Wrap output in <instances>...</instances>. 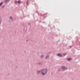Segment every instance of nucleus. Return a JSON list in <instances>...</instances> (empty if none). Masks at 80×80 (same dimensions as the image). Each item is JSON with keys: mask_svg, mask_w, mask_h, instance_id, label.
<instances>
[{"mask_svg": "<svg viewBox=\"0 0 80 80\" xmlns=\"http://www.w3.org/2000/svg\"><path fill=\"white\" fill-rule=\"evenodd\" d=\"M48 71L46 69H42L41 71V73L42 75H45L47 73Z\"/></svg>", "mask_w": 80, "mask_h": 80, "instance_id": "obj_1", "label": "nucleus"}, {"mask_svg": "<svg viewBox=\"0 0 80 80\" xmlns=\"http://www.w3.org/2000/svg\"><path fill=\"white\" fill-rule=\"evenodd\" d=\"M68 68H65V66H63L62 67V69L63 71H65V70H67Z\"/></svg>", "mask_w": 80, "mask_h": 80, "instance_id": "obj_2", "label": "nucleus"}, {"mask_svg": "<svg viewBox=\"0 0 80 80\" xmlns=\"http://www.w3.org/2000/svg\"><path fill=\"white\" fill-rule=\"evenodd\" d=\"M58 57H62L63 55H62L61 53H58L57 54Z\"/></svg>", "mask_w": 80, "mask_h": 80, "instance_id": "obj_3", "label": "nucleus"}, {"mask_svg": "<svg viewBox=\"0 0 80 80\" xmlns=\"http://www.w3.org/2000/svg\"><path fill=\"white\" fill-rule=\"evenodd\" d=\"M15 3H18L19 4H20L21 3V1H15Z\"/></svg>", "mask_w": 80, "mask_h": 80, "instance_id": "obj_4", "label": "nucleus"}, {"mask_svg": "<svg viewBox=\"0 0 80 80\" xmlns=\"http://www.w3.org/2000/svg\"><path fill=\"white\" fill-rule=\"evenodd\" d=\"M10 0H6L4 1V2L5 3H8V2H10Z\"/></svg>", "mask_w": 80, "mask_h": 80, "instance_id": "obj_5", "label": "nucleus"}, {"mask_svg": "<svg viewBox=\"0 0 80 80\" xmlns=\"http://www.w3.org/2000/svg\"><path fill=\"white\" fill-rule=\"evenodd\" d=\"M68 61H70V60H72V59L71 58H69L67 59Z\"/></svg>", "mask_w": 80, "mask_h": 80, "instance_id": "obj_6", "label": "nucleus"}, {"mask_svg": "<svg viewBox=\"0 0 80 80\" xmlns=\"http://www.w3.org/2000/svg\"><path fill=\"white\" fill-rule=\"evenodd\" d=\"M45 59H48L49 58V56H47L45 58Z\"/></svg>", "mask_w": 80, "mask_h": 80, "instance_id": "obj_7", "label": "nucleus"}, {"mask_svg": "<svg viewBox=\"0 0 80 80\" xmlns=\"http://www.w3.org/2000/svg\"><path fill=\"white\" fill-rule=\"evenodd\" d=\"M12 16H10V19L11 20V22H12L13 21V20L12 19Z\"/></svg>", "mask_w": 80, "mask_h": 80, "instance_id": "obj_8", "label": "nucleus"}, {"mask_svg": "<svg viewBox=\"0 0 80 80\" xmlns=\"http://www.w3.org/2000/svg\"><path fill=\"white\" fill-rule=\"evenodd\" d=\"M37 74H38V75H39V74H40V71H37Z\"/></svg>", "mask_w": 80, "mask_h": 80, "instance_id": "obj_9", "label": "nucleus"}, {"mask_svg": "<svg viewBox=\"0 0 80 80\" xmlns=\"http://www.w3.org/2000/svg\"><path fill=\"white\" fill-rule=\"evenodd\" d=\"M38 65H39V66L42 65V64L41 62L38 63Z\"/></svg>", "mask_w": 80, "mask_h": 80, "instance_id": "obj_10", "label": "nucleus"}, {"mask_svg": "<svg viewBox=\"0 0 80 80\" xmlns=\"http://www.w3.org/2000/svg\"><path fill=\"white\" fill-rule=\"evenodd\" d=\"M2 23V18H0V25Z\"/></svg>", "mask_w": 80, "mask_h": 80, "instance_id": "obj_11", "label": "nucleus"}, {"mask_svg": "<svg viewBox=\"0 0 80 80\" xmlns=\"http://www.w3.org/2000/svg\"><path fill=\"white\" fill-rule=\"evenodd\" d=\"M43 57H44V56L43 55H42L41 56V58H43Z\"/></svg>", "mask_w": 80, "mask_h": 80, "instance_id": "obj_12", "label": "nucleus"}, {"mask_svg": "<svg viewBox=\"0 0 80 80\" xmlns=\"http://www.w3.org/2000/svg\"><path fill=\"white\" fill-rule=\"evenodd\" d=\"M3 2H1L0 3V7H1V6H2V5H3Z\"/></svg>", "mask_w": 80, "mask_h": 80, "instance_id": "obj_13", "label": "nucleus"}, {"mask_svg": "<svg viewBox=\"0 0 80 80\" xmlns=\"http://www.w3.org/2000/svg\"><path fill=\"white\" fill-rule=\"evenodd\" d=\"M67 53H63L62 55H63V56H65V55H67Z\"/></svg>", "mask_w": 80, "mask_h": 80, "instance_id": "obj_14", "label": "nucleus"}, {"mask_svg": "<svg viewBox=\"0 0 80 80\" xmlns=\"http://www.w3.org/2000/svg\"><path fill=\"white\" fill-rule=\"evenodd\" d=\"M28 1H27V5H28Z\"/></svg>", "mask_w": 80, "mask_h": 80, "instance_id": "obj_15", "label": "nucleus"}, {"mask_svg": "<svg viewBox=\"0 0 80 80\" xmlns=\"http://www.w3.org/2000/svg\"><path fill=\"white\" fill-rule=\"evenodd\" d=\"M4 7H5V6L3 5L2 6V8H4Z\"/></svg>", "mask_w": 80, "mask_h": 80, "instance_id": "obj_16", "label": "nucleus"}, {"mask_svg": "<svg viewBox=\"0 0 80 80\" xmlns=\"http://www.w3.org/2000/svg\"><path fill=\"white\" fill-rule=\"evenodd\" d=\"M69 47H70V48H71V47H72V46H69Z\"/></svg>", "mask_w": 80, "mask_h": 80, "instance_id": "obj_17", "label": "nucleus"}, {"mask_svg": "<svg viewBox=\"0 0 80 80\" xmlns=\"http://www.w3.org/2000/svg\"><path fill=\"white\" fill-rule=\"evenodd\" d=\"M28 24L29 25H30V23H28Z\"/></svg>", "mask_w": 80, "mask_h": 80, "instance_id": "obj_18", "label": "nucleus"}, {"mask_svg": "<svg viewBox=\"0 0 80 80\" xmlns=\"http://www.w3.org/2000/svg\"><path fill=\"white\" fill-rule=\"evenodd\" d=\"M36 8H37H37H38V6H36Z\"/></svg>", "mask_w": 80, "mask_h": 80, "instance_id": "obj_19", "label": "nucleus"}, {"mask_svg": "<svg viewBox=\"0 0 80 80\" xmlns=\"http://www.w3.org/2000/svg\"><path fill=\"white\" fill-rule=\"evenodd\" d=\"M28 42V40H27L26 42Z\"/></svg>", "mask_w": 80, "mask_h": 80, "instance_id": "obj_20", "label": "nucleus"}, {"mask_svg": "<svg viewBox=\"0 0 80 80\" xmlns=\"http://www.w3.org/2000/svg\"><path fill=\"white\" fill-rule=\"evenodd\" d=\"M32 2H35V1L33 0V1H32Z\"/></svg>", "mask_w": 80, "mask_h": 80, "instance_id": "obj_21", "label": "nucleus"}, {"mask_svg": "<svg viewBox=\"0 0 80 80\" xmlns=\"http://www.w3.org/2000/svg\"><path fill=\"white\" fill-rule=\"evenodd\" d=\"M58 72H59V70H58Z\"/></svg>", "mask_w": 80, "mask_h": 80, "instance_id": "obj_22", "label": "nucleus"}]
</instances>
